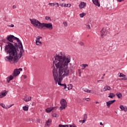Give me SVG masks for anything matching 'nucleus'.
Here are the masks:
<instances>
[{
  "label": "nucleus",
  "instance_id": "f03ea898",
  "mask_svg": "<svg viewBox=\"0 0 127 127\" xmlns=\"http://www.w3.org/2000/svg\"><path fill=\"white\" fill-rule=\"evenodd\" d=\"M56 57L57 59H60L61 64H63L62 68L64 69V73H68V65L71 62V57L69 55L67 57L64 56V57L59 56V55L56 54Z\"/></svg>",
  "mask_w": 127,
  "mask_h": 127
},
{
  "label": "nucleus",
  "instance_id": "c03bdc74",
  "mask_svg": "<svg viewBox=\"0 0 127 127\" xmlns=\"http://www.w3.org/2000/svg\"><path fill=\"white\" fill-rule=\"evenodd\" d=\"M61 82H62V81H59L58 80V85H59V86H61V85L62 84V83H61Z\"/></svg>",
  "mask_w": 127,
  "mask_h": 127
},
{
  "label": "nucleus",
  "instance_id": "f704fd0d",
  "mask_svg": "<svg viewBox=\"0 0 127 127\" xmlns=\"http://www.w3.org/2000/svg\"><path fill=\"white\" fill-rule=\"evenodd\" d=\"M8 77H9V78H10V80L11 81V80L13 79V77H14V76H13H13L12 75H10Z\"/></svg>",
  "mask_w": 127,
  "mask_h": 127
},
{
  "label": "nucleus",
  "instance_id": "393cba45",
  "mask_svg": "<svg viewBox=\"0 0 127 127\" xmlns=\"http://www.w3.org/2000/svg\"><path fill=\"white\" fill-rule=\"evenodd\" d=\"M68 86L67 90H71L73 88V85L71 84H68Z\"/></svg>",
  "mask_w": 127,
  "mask_h": 127
},
{
  "label": "nucleus",
  "instance_id": "e433bc0d",
  "mask_svg": "<svg viewBox=\"0 0 127 127\" xmlns=\"http://www.w3.org/2000/svg\"><path fill=\"white\" fill-rule=\"evenodd\" d=\"M69 127H77L75 124H73L72 125H69Z\"/></svg>",
  "mask_w": 127,
  "mask_h": 127
},
{
  "label": "nucleus",
  "instance_id": "0e129e2a",
  "mask_svg": "<svg viewBox=\"0 0 127 127\" xmlns=\"http://www.w3.org/2000/svg\"><path fill=\"white\" fill-rule=\"evenodd\" d=\"M72 4H69V5L68 6V7H71Z\"/></svg>",
  "mask_w": 127,
  "mask_h": 127
},
{
  "label": "nucleus",
  "instance_id": "2eb2a0df",
  "mask_svg": "<svg viewBox=\"0 0 127 127\" xmlns=\"http://www.w3.org/2000/svg\"><path fill=\"white\" fill-rule=\"evenodd\" d=\"M92 1L95 5H97V6H100L101 4L100 3H99V0H92Z\"/></svg>",
  "mask_w": 127,
  "mask_h": 127
},
{
  "label": "nucleus",
  "instance_id": "39448f33",
  "mask_svg": "<svg viewBox=\"0 0 127 127\" xmlns=\"http://www.w3.org/2000/svg\"><path fill=\"white\" fill-rule=\"evenodd\" d=\"M30 21H31V24L35 26V27H37V28H39V29H41V26L42 25V23L40 22L38 20L33 18H30Z\"/></svg>",
  "mask_w": 127,
  "mask_h": 127
},
{
  "label": "nucleus",
  "instance_id": "bf43d9fd",
  "mask_svg": "<svg viewBox=\"0 0 127 127\" xmlns=\"http://www.w3.org/2000/svg\"><path fill=\"white\" fill-rule=\"evenodd\" d=\"M64 3H61V4H60V5H61V6L63 7V6H64Z\"/></svg>",
  "mask_w": 127,
  "mask_h": 127
},
{
  "label": "nucleus",
  "instance_id": "6ab92c4d",
  "mask_svg": "<svg viewBox=\"0 0 127 127\" xmlns=\"http://www.w3.org/2000/svg\"><path fill=\"white\" fill-rule=\"evenodd\" d=\"M70 71L69 70H67V72L66 73H64L63 75H62V77L63 78H64V77H67V76H69V72Z\"/></svg>",
  "mask_w": 127,
  "mask_h": 127
},
{
  "label": "nucleus",
  "instance_id": "423d86ee",
  "mask_svg": "<svg viewBox=\"0 0 127 127\" xmlns=\"http://www.w3.org/2000/svg\"><path fill=\"white\" fill-rule=\"evenodd\" d=\"M44 27H46V28H48V29H53V26L51 23H42L41 29H45Z\"/></svg>",
  "mask_w": 127,
  "mask_h": 127
},
{
  "label": "nucleus",
  "instance_id": "37998d69",
  "mask_svg": "<svg viewBox=\"0 0 127 127\" xmlns=\"http://www.w3.org/2000/svg\"><path fill=\"white\" fill-rule=\"evenodd\" d=\"M56 7H59V3L56 2Z\"/></svg>",
  "mask_w": 127,
  "mask_h": 127
},
{
  "label": "nucleus",
  "instance_id": "774afa93",
  "mask_svg": "<svg viewBox=\"0 0 127 127\" xmlns=\"http://www.w3.org/2000/svg\"><path fill=\"white\" fill-rule=\"evenodd\" d=\"M70 72H72V68H70Z\"/></svg>",
  "mask_w": 127,
  "mask_h": 127
},
{
  "label": "nucleus",
  "instance_id": "ddd939ff",
  "mask_svg": "<svg viewBox=\"0 0 127 127\" xmlns=\"http://www.w3.org/2000/svg\"><path fill=\"white\" fill-rule=\"evenodd\" d=\"M42 37L38 36L36 37V45H39L38 43H41V41H40V39H42Z\"/></svg>",
  "mask_w": 127,
  "mask_h": 127
},
{
  "label": "nucleus",
  "instance_id": "20e7f679",
  "mask_svg": "<svg viewBox=\"0 0 127 127\" xmlns=\"http://www.w3.org/2000/svg\"><path fill=\"white\" fill-rule=\"evenodd\" d=\"M54 66V69L53 70V74L54 76V78L55 81L56 83L57 84V82L61 81L62 82V80H63V77L62 76H60V77L58 78L57 77H59V75L58 74V70L57 69H55V66H54V64L53 65Z\"/></svg>",
  "mask_w": 127,
  "mask_h": 127
},
{
  "label": "nucleus",
  "instance_id": "cd10ccee",
  "mask_svg": "<svg viewBox=\"0 0 127 127\" xmlns=\"http://www.w3.org/2000/svg\"><path fill=\"white\" fill-rule=\"evenodd\" d=\"M85 15H86V13H80L79 14L80 17H81V18L84 17V16H85Z\"/></svg>",
  "mask_w": 127,
  "mask_h": 127
},
{
  "label": "nucleus",
  "instance_id": "4c0bfd02",
  "mask_svg": "<svg viewBox=\"0 0 127 127\" xmlns=\"http://www.w3.org/2000/svg\"><path fill=\"white\" fill-rule=\"evenodd\" d=\"M78 73L79 74V77H81V74H82V72L81 71V69H78Z\"/></svg>",
  "mask_w": 127,
  "mask_h": 127
},
{
  "label": "nucleus",
  "instance_id": "dca6fc26",
  "mask_svg": "<svg viewBox=\"0 0 127 127\" xmlns=\"http://www.w3.org/2000/svg\"><path fill=\"white\" fill-rule=\"evenodd\" d=\"M52 122V121L51 120L48 119L46 122V126H47V127H49L50 125H51Z\"/></svg>",
  "mask_w": 127,
  "mask_h": 127
},
{
  "label": "nucleus",
  "instance_id": "603ef678",
  "mask_svg": "<svg viewBox=\"0 0 127 127\" xmlns=\"http://www.w3.org/2000/svg\"><path fill=\"white\" fill-rule=\"evenodd\" d=\"M10 27H14V25L13 24H11L9 26Z\"/></svg>",
  "mask_w": 127,
  "mask_h": 127
},
{
  "label": "nucleus",
  "instance_id": "72a5a7b5",
  "mask_svg": "<svg viewBox=\"0 0 127 127\" xmlns=\"http://www.w3.org/2000/svg\"><path fill=\"white\" fill-rule=\"evenodd\" d=\"M6 81H7V83H9V82H10V81H11L9 77L8 76L6 78Z\"/></svg>",
  "mask_w": 127,
  "mask_h": 127
},
{
  "label": "nucleus",
  "instance_id": "bb28decb",
  "mask_svg": "<svg viewBox=\"0 0 127 127\" xmlns=\"http://www.w3.org/2000/svg\"><path fill=\"white\" fill-rule=\"evenodd\" d=\"M61 86L62 87H64V90H65V89H66L67 88V85H66V84L65 83H64V84H62L61 85Z\"/></svg>",
  "mask_w": 127,
  "mask_h": 127
},
{
  "label": "nucleus",
  "instance_id": "a878e982",
  "mask_svg": "<svg viewBox=\"0 0 127 127\" xmlns=\"http://www.w3.org/2000/svg\"><path fill=\"white\" fill-rule=\"evenodd\" d=\"M46 20H48V21H51V18L49 16L45 17Z\"/></svg>",
  "mask_w": 127,
  "mask_h": 127
},
{
  "label": "nucleus",
  "instance_id": "473e14b6",
  "mask_svg": "<svg viewBox=\"0 0 127 127\" xmlns=\"http://www.w3.org/2000/svg\"><path fill=\"white\" fill-rule=\"evenodd\" d=\"M67 126V125H63L62 124H60L59 125V127H66Z\"/></svg>",
  "mask_w": 127,
  "mask_h": 127
},
{
  "label": "nucleus",
  "instance_id": "8fccbe9b",
  "mask_svg": "<svg viewBox=\"0 0 127 127\" xmlns=\"http://www.w3.org/2000/svg\"><path fill=\"white\" fill-rule=\"evenodd\" d=\"M53 6H56V2L53 3Z\"/></svg>",
  "mask_w": 127,
  "mask_h": 127
},
{
  "label": "nucleus",
  "instance_id": "5fc2aeb1",
  "mask_svg": "<svg viewBox=\"0 0 127 127\" xmlns=\"http://www.w3.org/2000/svg\"><path fill=\"white\" fill-rule=\"evenodd\" d=\"M18 71H19V72H20V71H22V68H18Z\"/></svg>",
  "mask_w": 127,
  "mask_h": 127
},
{
  "label": "nucleus",
  "instance_id": "a19ab883",
  "mask_svg": "<svg viewBox=\"0 0 127 127\" xmlns=\"http://www.w3.org/2000/svg\"><path fill=\"white\" fill-rule=\"evenodd\" d=\"M68 5H69V4H66V3H64V7H68Z\"/></svg>",
  "mask_w": 127,
  "mask_h": 127
},
{
  "label": "nucleus",
  "instance_id": "680f3d73",
  "mask_svg": "<svg viewBox=\"0 0 127 127\" xmlns=\"http://www.w3.org/2000/svg\"><path fill=\"white\" fill-rule=\"evenodd\" d=\"M100 126H104V124H103V123H102V122L100 123Z\"/></svg>",
  "mask_w": 127,
  "mask_h": 127
},
{
  "label": "nucleus",
  "instance_id": "0eeeda50",
  "mask_svg": "<svg viewBox=\"0 0 127 127\" xmlns=\"http://www.w3.org/2000/svg\"><path fill=\"white\" fill-rule=\"evenodd\" d=\"M60 104L61 105L60 107V111H62L63 110H65V109L67 107V101L64 99H63L61 100Z\"/></svg>",
  "mask_w": 127,
  "mask_h": 127
},
{
  "label": "nucleus",
  "instance_id": "13d9d810",
  "mask_svg": "<svg viewBox=\"0 0 127 127\" xmlns=\"http://www.w3.org/2000/svg\"><path fill=\"white\" fill-rule=\"evenodd\" d=\"M100 82H104V81L101 80H99L97 81V83H100Z\"/></svg>",
  "mask_w": 127,
  "mask_h": 127
},
{
  "label": "nucleus",
  "instance_id": "c9c22d12",
  "mask_svg": "<svg viewBox=\"0 0 127 127\" xmlns=\"http://www.w3.org/2000/svg\"><path fill=\"white\" fill-rule=\"evenodd\" d=\"M121 80H122V81H124H124H127V78L126 77H124V78H121Z\"/></svg>",
  "mask_w": 127,
  "mask_h": 127
},
{
  "label": "nucleus",
  "instance_id": "b1692460",
  "mask_svg": "<svg viewBox=\"0 0 127 127\" xmlns=\"http://www.w3.org/2000/svg\"><path fill=\"white\" fill-rule=\"evenodd\" d=\"M23 111H28V105L23 106Z\"/></svg>",
  "mask_w": 127,
  "mask_h": 127
},
{
  "label": "nucleus",
  "instance_id": "f8f14e48",
  "mask_svg": "<svg viewBox=\"0 0 127 127\" xmlns=\"http://www.w3.org/2000/svg\"><path fill=\"white\" fill-rule=\"evenodd\" d=\"M8 91L6 90H4V92H1L0 95V98H3V97H5L6 95H7V93Z\"/></svg>",
  "mask_w": 127,
  "mask_h": 127
},
{
  "label": "nucleus",
  "instance_id": "c756f323",
  "mask_svg": "<svg viewBox=\"0 0 127 127\" xmlns=\"http://www.w3.org/2000/svg\"><path fill=\"white\" fill-rule=\"evenodd\" d=\"M87 119H88V116L87 115V114H85L84 115L83 120L87 121Z\"/></svg>",
  "mask_w": 127,
  "mask_h": 127
},
{
  "label": "nucleus",
  "instance_id": "6e6d98bb",
  "mask_svg": "<svg viewBox=\"0 0 127 127\" xmlns=\"http://www.w3.org/2000/svg\"><path fill=\"white\" fill-rule=\"evenodd\" d=\"M38 44L39 45H38V46H40L41 45H42V42H41V43H38Z\"/></svg>",
  "mask_w": 127,
  "mask_h": 127
},
{
  "label": "nucleus",
  "instance_id": "338daca9",
  "mask_svg": "<svg viewBox=\"0 0 127 127\" xmlns=\"http://www.w3.org/2000/svg\"><path fill=\"white\" fill-rule=\"evenodd\" d=\"M96 104H99V102L98 101L95 102Z\"/></svg>",
  "mask_w": 127,
  "mask_h": 127
},
{
  "label": "nucleus",
  "instance_id": "69168bd1",
  "mask_svg": "<svg viewBox=\"0 0 127 127\" xmlns=\"http://www.w3.org/2000/svg\"><path fill=\"white\" fill-rule=\"evenodd\" d=\"M118 1H119L120 2H121V1H123L124 0H117Z\"/></svg>",
  "mask_w": 127,
  "mask_h": 127
},
{
  "label": "nucleus",
  "instance_id": "ea45409f",
  "mask_svg": "<svg viewBox=\"0 0 127 127\" xmlns=\"http://www.w3.org/2000/svg\"><path fill=\"white\" fill-rule=\"evenodd\" d=\"M64 26H68V24H67V22H64L63 23Z\"/></svg>",
  "mask_w": 127,
  "mask_h": 127
},
{
  "label": "nucleus",
  "instance_id": "f257e3e1",
  "mask_svg": "<svg viewBox=\"0 0 127 127\" xmlns=\"http://www.w3.org/2000/svg\"><path fill=\"white\" fill-rule=\"evenodd\" d=\"M6 40L8 42H6L7 45L5 46V51L9 54V56L5 57V61L11 64H16L22 57V53L24 52L22 43L18 38L13 35H8Z\"/></svg>",
  "mask_w": 127,
  "mask_h": 127
},
{
  "label": "nucleus",
  "instance_id": "aec40b11",
  "mask_svg": "<svg viewBox=\"0 0 127 127\" xmlns=\"http://www.w3.org/2000/svg\"><path fill=\"white\" fill-rule=\"evenodd\" d=\"M23 101H25V102H29V101H31V97L28 98V99H26V96L23 99Z\"/></svg>",
  "mask_w": 127,
  "mask_h": 127
},
{
  "label": "nucleus",
  "instance_id": "58836bf2",
  "mask_svg": "<svg viewBox=\"0 0 127 127\" xmlns=\"http://www.w3.org/2000/svg\"><path fill=\"white\" fill-rule=\"evenodd\" d=\"M123 111H124V112H127V107L125 106L123 109Z\"/></svg>",
  "mask_w": 127,
  "mask_h": 127
},
{
  "label": "nucleus",
  "instance_id": "6e6552de",
  "mask_svg": "<svg viewBox=\"0 0 127 127\" xmlns=\"http://www.w3.org/2000/svg\"><path fill=\"white\" fill-rule=\"evenodd\" d=\"M101 36L102 38H104V36H106L107 35L110 34V31L107 28H103L101 31Z\"/></svg>",
  "mask_w": 127,
  "mask_h": 127
},
{
  "label": "nucleus",
  "instance_id": "052dcab7",
  "mask_svg": "<svg viewBox=\"0 0 127 127\" xmlns=\"http://www.w3.org/2000/svg\"><path fill=\"white\" fill-rule=\"evenodd\" d=\"M87 93H91V90L87 89Z\"/></svg>",
  "mask_w": 127,
  "mask_h": 127
},
{
  "label": "nucleus",
  "instance_id": "1a4fd4ad",
  "mask_svg": "<svg viewBox=\"0 0 127 127\" xmlns=\"http://www.w3.org/2000/svg\"><path fill=\"white\" fill-rule=\"evenodd\" d=\"M58 106L56 107H50L46 109V113H51L53 111H54V110H56L57 109H58Z\"/></svg>",
  "mask_w": 127,
  "mask_h": 127
},
{
  "label": "nucleus",
  "instance_id": "a18cd8bd",
  "mask_svg": "<svg viewBox=\"0 0 127 127\" xmlns=\"http://www.w3.org/2000/svg\"><path fill=\"white\" fill-rule=\"evenodd\" d=\"M2 41L4 42V43H6V40H5V39H2Z\"/></svg>",
  "mask_w": 127,
  "mask_h": 127
},
{
  "label": "nucleus",
  "instance_id": "9b49d317",
  "mask_svg": "<svg viewBox=\"0 0 127 127\" xmlns=\"http://www.w3.org/2000/svg\"><path fill=\"white\" fill-rule=\"evenodd\" d=\"M116 102V100H110L106 102V105L108 108H110L111 107V105H113L114 103Z\"/></svg>",
  "mask_w": 127,
  "mask_h": 127
},
{
  "label": "nucleus",
  "instance_id": "7c9ffc66",
  "mask_svg": "<svg viewBox=\"0 0 127 127\" xmlns=\"http://www.w3.org/2000/svg\"><path fill=\"white\" fill-rule=\"evenodd\" d=\"M52 117H53L54 118H58V117H59V116H58V115H57V114H56V113H54L52 115Z\"/></svg>",
  "mask_w": 127,
  "mask_h": 127
},
{
  "label": "nucleus",
  "instance_id": "a211bd4d",
  "mask_svg": "<svg viewBox=\"0 0 127 127\" xmlns=\"http://www.w3.org/2000/svg\"><path fill=\"white\" fill-rule=\"evenodd\" d=\"M105 89V90H104V91H111V90H112V88H111L109 85L105 86L104 89Z\"/></svg>",
  "mask_w": 127,
  "mask_h": 127
},
{
  "label": "nucleus",
  "instance_id": "f3484780",
  "mask_svg": "<svg viewBox=\"0 0 127 127\" xmlns=\"http://www.w3.org/2000/svg\"><path fill=\"white\" fill-rule=\"evenodd\" d=\"M115 97H116V94L112 92H110L108 96V98H111V99H113Z\"/></svg>",
  "mask_w": 127,
  "mask_h": 127
},
{
  "label": "nucleus",
  "instance_id": "49530a36",
  "mask_svg": "<svg viewBox=\"0 0 127 127\" xmlns=\"http://www.w3.org/2000/svg\"><path fill=\"white\" fill-rule=\"evenodd\" d=\"M80 45H81V46H83V45H84V43L80 42L79 43Z\"/></svg>",
  "mask_w": 127,
  "mask_h": 127
},
{
  "label": "nucleus",
  "instance_id": "9d476101",
  "mask_svg": "<svg viewBox=\"0 0 127 127\" xmlns=\"http://www.w3.org/2000/svg\"><path fill=\"white\" fill-rule=\"evenodd\" d=\"M19 74H20V71H18V69L16 68L14 70L12 75L13 77H16V76H18Z\"/></svg>",
  "mask_w": 127,
  "mask_h": 127
},
{
  "label": "nucleus",
  "instance_id": "2f4dec72",
  "mask_svg": "<svg viewBox=\"0 0 127 127\" xmlns=\"http://www.w3.org/2000/svg\"><path fill=\"white\" fill-rule=\"evenodd\" d=\"M125 107L123 106V105H120V108L121 109V111H124Z\"/></svg>",
  "mask_w": 127,
  "mask_h": 127
},
{
  "label": "nucleus",
  "instance_id": "79ce46f5",
  "mask_svg": "<svg viewBox=\"0 0 127 127\" xmlns=\"http://www.w3.org/2000/svg\"><path fill=\"white\" fill-rule=\"evenodd\" d=\"M86 28L88 29H91V27L90 26V25H86Z\"/></svg>",
  "mask_w": 127,
  "mask_h": 127
},
{
  "label": "nucleus",
  "instance_id": "3c124183",
  "mask_svg": "<svg viewBox=\"0 0 127 127\" xmlns=\"http://www.w3.org/2000/svg\"><path fill=\"white\" fill-rule=\"evenodd\" d=\"M86 120H82V124H84V123H86Z\"/></svg>",
  "mask_w": 127,
  "mask_h": 127
},
{
  "label": "nucleus",
  "instance_id": "e2e57ef3",
  "mask_svg": "<svg viewBox=\"0 0 127 127\" xmlns=\"http://www.w3.org/2000/svg\"><path fill=\"white\" fill-rule=\"evenodd\" d=\"M23 76L24 77V79H26V78H27L26 75H23Z\"/></svg>",
  "mask_w": 127,
  "mask_h": 127
},
{
  "label": "nucleus",
  "instance_id": "4d7b16f0",
  "mask_svg": "<svg viewBox=\"0 0 127 127\" xmlns=\"http://www.w3.org/2000/svg\"><path fill=\"white\" fill-rule=\"evenodd\" d=\"M12 8H13V9L16 8V6L15 5H13L12 6Z\"/></svg>",
  "mask_w": 127,
  "mask_h": 127
},
{
  "label": "nucleus",
  "instance_id": "de8ad7c7",
  "mask_svg": "<svg viewBox=\"0 0 127 127\" xmlns=\"http://www.w3.org/2000/svg\"><path fill=\"white\" fill-rule=\"evenodd\" d=\"M60 54H61V55H62V56H62V57H64V56H65V55L62 54V52H61V53H60Z\"/></svg>",
  "mask_w": 127,
  "mask_h": 127
},
{
  "label": "nucleus",
  "instance_id": "5701e85b",
  "mask_svg": "<svg viewBox=\"0 0 127 127\" xmlns=\"http://www.w3.org/2000/svg\"><path fill=\"white\" fill-rule=\"evenodd\" d=\"M119 74H120L119 77H120V78L122 77H123V78H126V75L124 74V73H123L119 72Z\"/></svg>",
  "mask_w": 127,
  "mask_h": 127
},
{
  "label": "nucleus",
  "instance_id": "412c9836",
  "mask_svg": "<svg viewBox=\"0 0 127 127\" xmlns=\"http://www.w3.org/2000/svg\"><path fill=\"white\" fill-rule=\"evenodd\" d=\"M116 96L118 97V99H121L123 97V95L120 92H117L116 93Z\"/></svg>",
  "mask_w": 127,
  "mask_h": 127
},
{
  "label": "nucleus",
  "instance_id": "4be33fe9",
  "mask_svg": "<svg viewBox=\"0 0 127 127\" xmlns=\"http://www.w3.org/2000/svg\"><path fill=\"white\" fill-rule=\"evenodd\" d=\"M81 66H82L81 69L84 70V69H85L86 67H88V64H82Z\"/></svg>",
  "mask_w": 127,
  "mask_h": 127
},
{
  "label": "nucleus",
  "instance_id": "7ed1b4c3",
  "mask_svg": "<svg viewBox=\"0 0 127 127\" xmlns=\"http://www.w3.org/2000/svg\"><path fill=\"white\" fill-rule=\"evenodd\" d=\"M55 61L53 60V64H55L57 69H59V77H61L62 74L64 72V69L62 67L63 64H61V62L60 60L57 59L56 57V55L54 57Z\"/></svg>",
  "mask_w": 127,
  "mask_h": 127
},
{
  "label": "nucleus",
  "instance_id": "4468645a",
  "mask_svg": "<svg viewBox=\"0 0 127 127\" xmlns=\"http://www.w3.org/2000/svg\"><path fill=\"white\" fill-rule=\"evenodd\" d=\"M79 8L82 9V8H84L85 6H86V3L85 2H80V3L79 5Z\"/></svg>",
  "mask_w": 127,
  "mask_h": 127
},
{
  "label": "nucleus",
  "instance_id": "864d4df0",
  "mask_svg": "<svg viewBox=\"0 0 127 127\" xmlns=\"http://www.w3.org/2000/svg\"><path fill=\"white\" fill-rule=\"evenodd\" d=\"M49 5H51V6H53V3H49Z\"/></svg>",
  "mask_w": 127,
  "mask_h": 127
},
{
  "label": "nucleus",
  "instance_id": "c85d7f7f",
  "mask_svg": "<svg viewBox=\"0 0 127 127\" xmlns=\"http://www.w3.org/2000/svg\"><path fill=\"white\" fill-rule=\"evenodd\" d=\"M0 106H1V107H2L3 109H7V107H6V106H5V105H4L3 103H1L0 104Z\"/></svg>",
  "mask_w": 127,
  "mask_h": 127
},
{
  "label": "nucleus",
  "instance_id": "09e8293b",
  "mask_svg": "<svg viewBox=\"0 0 127 127\" xmlns=\"http://www.w3.org/2000/svg\"><path fill=\"white\" fill-rule=\"evenodd\" d=\"M83 91H84V92H86L88 91V89H86V88H83Z\"/></svg>",
  "mask_w": 127,
  "mask_h": 127
}]
</instances>
